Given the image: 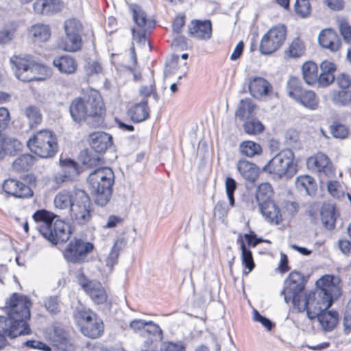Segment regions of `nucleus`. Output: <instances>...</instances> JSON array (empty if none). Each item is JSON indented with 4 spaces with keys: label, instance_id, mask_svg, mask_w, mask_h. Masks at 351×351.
Here are the masks:
<instances>
[{
    "label": "nucleus",
    "instance_id": "36",
    "mask_svg": "<svg viewBox=\"0 0 351 351\" xmlns=\"http://www.w3.org/2000/svg\"><path fill=\"white\" fill-rule=\"evenodd\" d=\"M129 115L135 122H141L146 120L149 117V108L147 101L136 104L129 110Z\"/></svg>",
    "mask_w": 351,
    "mask_h": 351
},
{
    "label": "nucleus",
    "instance_id": "5",
    "mask_svg": "<svg viewBox=\"0 0 351 351\" xmlns=\"http://www.w3.org/2000/svg\"><path fill=\"white\" fill-rule=\"evenodd\" d=\"M87 180L95 204L105 206L112 197L114 182L112 170L109 167L97 168L89 174Z\"/></svg>",
    "mask_w": 351,
    "mask_h": 351
},
{
    "label": "nucleus",
    "instance_id": "39",
    "mask_svg": "<svg viewBox=\"0 0 351 351\" xmlns=\"http://www.w3.org/2000/svg\"><path fill=\"white\" fill-rule=\"evenodd\" d=\"M239 150L242 155L248 158L259 156L262 153L261 146L252 141L242 142L239 147Z\"/></svg>",
    "mask_w": 351,
    "mask_h": 351
},
{
    "label": "nucleus",
    "instance_id": "28",
    "mask_svg": "<svg viewBox=\"0 0 351 351\" xmlns=\"http://www.w3.org/2000/svg\"><path fill=\"white\" fill-rule=\"evenodd\" d=\"M123 245V239H119L116 240L110 250V251L106 254L101 256L99 260L101 263H104L106 267L110 271L117 263L119 253Z\"/></svg>",
    "mask_w": 351,
    "mask_h": 351
},
{
    "label": "nucleus",
    "instance_id": "15",
    "mask_svg": "<svg viewBox=\"0 0 351 351\" xmlns=\"http://www.w3.org/2000/svg\"><path fill=\"white\" fill-rule=\"evenodd\" d=\"M93 249L89 242L81 239L71 241L64 252V258L69 262L76 263L83 261Z\"/></svg>",
    "mask_w": 351,
    "mask_h": 351
},
{
    "label": "nucleus",
    "instance_id": "38",
    "mask_svg": "<svg viewBox=\"0 0 351 351\" xmlns=\"http://www.w3.org/2000/svg\"><path fill=\"white\" fill-rule=\"evenodd\" d=\"M284 300L286 303L292 302L294 307L299 312L308 311V294L303 295L301 292L298 294L285 295Z\"/></svg>",
    "mask_w": 351,
    "mask_h": 351
},
{
    "label": "nucleus",
    "instance_id": "20",
    "mask_svg": "<svg viewBox=\"0 0 351 351\" xmlns=\"http://www.w3.org/2000/svg\"><path fill=\"white\" fill-rule=\"evenodd\" d=\"M23 145L17 139L0 134V159L5 155L14 156L22 150Z\"/></svg>",
    "mask_w": 351,
    "mask_h": 351
},
{
    "label": "nucleus",
    "instance_id": "2",
    "mask_svg": "<svg viewBox=\"0 0 351 351\" xmlns=\"http://www.w3.org/2000/svg\"><path fill=\"white\" fill-rule=\"evenodd\" d=\"M340 279L332 275H325L317 282L315 291L308 293L307 316L309 319L317 317L332 304L333 300L341 295Z\"/></svg>",
    "mask_w": 351,
    "mask_h": 351
},
{
    "label": "nucleus",
    "instance_id": "9",
    "mask_svg": "<svg viewBox=\"0 0 351 351\" xmlns=\"http://www.w3.org/2000/svg\"><path fill=\"white\" fill-rule=\"evenodd\" d=\"M75 319L85 336L95 339L103 334V321L90 309L84 307L77 308Z\"/></svg>",
    "mask_w": 351,
    "mask_h": 351
},
{
    "label": "nucleus",
    "instance_id": "54",
    "mask_svg": "<svg viewBox=\"0 0 351 351\" xmlns=\"http://www.w3.org/2000/svg\"><path fill=\"white\" fill-rule=\"evenodd\" d=\"M225 186L230 205L233 206L234 204V193L237 188L236 181L230 177H227L225 181Z\"/></svg>",
    "mask_w": 351,
    "mask_h": 351
},
{
    "label": "nucleus",
    "instance_id": "60",
    "mask_svg": "<svg viewBox=\"0 0 351 351\" xmlns=\"http://www.w3.org/2000/svg\"><path fill=\"white\" fill-rule=\"evenodd\" d=\"M139 93L143 98H147L151 95H153L154 97L156 98V92H155V84L154 81L152 80V83L148 86H143L139 88Z\"/></svg>",
    "mask_w": 351,
    "mask_h": 351
},
{
    "label": "nucleus",
    "instance_id": "64",
    "mask_svg": "<svg viewBox=\"0 0 351 351\" xmlns=\"http://www.w3.org/2000/svg\"><path fill=\"white\" fill-rule=\"evenodd\" d=\"M161 351H184V347L182 344L165 342L161 347Z\"/></svg>",
    "mask_w": 351,
    "mask_h": 351
},
{
    "label": "nucleus",
    "instance_id": "42",
    "mask_svg": "<svg viewBox=\"0 0 351 351\" xmlns=\"http://www.w3.org/2000/svg\"><path fill=\"white\" fill-rule=\"evenodd\" d=\"M296 102L307 108L314 110L318 105V99L313 91L304 90L300 96V99H298Z\"/></svg>",
    "mask_w": 351,
    "mask_h": 351
},
{
    "label": "nucleus",
    "instance_id": "1",
    "mask_svg": "<svg viewBox=\"0 0 351 351\" xmlns=\"http://www.w3.org/2000/svg\"><path fill=\"white\" fill-rule=\"evenodd\" d=\"M6 304L9 308L8 315L0 316V349L5 344V336L14 338L31 332L27 324L30 317L29 300L26 296L14 293Z\"/></svg>",
    "mask_w": 351,
    "mask_h": 351
},
{
    "label": "nucleus",
    "instance_id": "18",
    "mask_svg": "<svg viewBox=\"0 0 351 351\" xmlns=\"http://www.w3.org/2000/svg\"><path fill=\"white\" fill-rule=\"evenodd\" d=\"M318 43L321 47L335 52L339 49L341 40L337 34L331 28L322 30L318 36Z\"/></svg>",
    "mask_w": 351,
    "mask_h": 351
},
{
    "label": "nucleus",
    "instance_id": "4",
    "mask_svg": "<svg viewBox=\"0 0 351 351\" xmlns=\"http://www.w3.org/2000/svg\"><path fill=\"white\" fill-rule=\"evenodd\" d=\"M32 217L36 222L40 223L38 228L40 234L51 243L65 242L70 238L69 224L58 219L52 213L40 210L36 211Z\"/></svg>",
    "mask_w": 351,
    "mask_h": 351
},
{
    "label": "nucleus",
    "instance_id": "37",
    "mask_svg": "<svg viewBox=\"0 0 351 351\" xmlns=\"http://www.w3.org/2000/svg\"><path fill=\"white\" fill-rule=\"evenodd\" d=\"M317 319L324 330H331L336 326L338 321V314L336 311H324L318 316Z\"/></svg>",
    "mask_w": 351,
    "mask_h": 351
},
{
    "label": "nucleus",
    "instance_id": "46",
    "mask_svg": "<svg viewBox=\"0 0 351 351\" xmlns=\"http://www.w3.org/2000/svg\"><path fill=\"white\" fill-rule=\"evenodd\" d=\"M17 25L12 23L6 25L0 31V45H6L14 38Z\"/></svg>",
    "mask_w": 351,
    "mask_h": 351
},
{
    "label": "nucleus",
    "instance_id": "26",
    "mask_svg": "<svg viewBox=\"0 0 351 351\" xmlns=\"http://www.w3.org/2000/svg\"><path fill=\"white\" fill-rule=\"evenodd\" d=\"M258 206L261 214L268 222L279 224L282 221L280 210L273 201L261 203Z\"/></svg>",
    "mask_w": 351,
    "mask_h": 351
},
{
    "label": "nucleus",
    "instance_id": "29",
    "mask_svg": "<svg viewBox=\"0 0 351 351\" xmlns=\"http://www.w3.org/2000/svg\"><path fill=\"white\" fill-rule=\"evenodd\" d=\"M28 35L34 43H45L51 37V29L47 25L36 23L29 27Z\"/></svg>",
    "mask_w": 351,
    "mask_h": 351
},
{
    "label": "nucleus",
    "instance_id": "8",
    "mask_svg": "<svg viewBox=\"0 0 351 351\" xmlns=\"http://www.w3.org/2000/svg\"><path fill=\"white\" fill-rule=\"evenodd\" d=\"M293 159V152L289 149H284L271 158L263 170L273 175L274 178H291L297 171Z\"/></svg>",
    "mask_w": 351,
    "mask_h": 351
},
{
    "label": "nucleus",
    "instance_id": "21",
    "mask_svg": "<svg viewBox=\"0 0 351 351\" xmlns=\"http://www.w3.org/2000/svg\"><path fill=\"white\" fill-rule=\"evenodd\" d=\"M191 36L196 39L208 40L212 35V26L209 21H193L189 27Z\"/></svg>",
    "mask_w": 351,
    "mask_h": 351
},
{
    "label": "nucleus",
    "instance_id": "35",
    "mask_svg": "<svg viewBox=\"0 0 351 351\" xmlns=\"http://www.w3.org/2000/svg\"><path fill=\"white\" fill-rule=\"evenodd\" d=\"M302 77L304 82L308 85H313L317 82L318 68L313 61L304 62L302 67Z\"/></svg>",
    "mask_w": 351,
    "mask_h": 351
},
{
    "label": "nucleus",
    "instance_id": "47",
    "mask_svg": "<svg viewBox=\"0 0 351 351\" xmlns=\"http://www.w3.org/2000/svg\"><path fill=\"white\" fill-rule=\"evenodd\" d=\"M34 163V157L30 154H23L17 158L12 163L13 168L18 171H25L29 168Z\"/></svg>",
    "mask_w": 351,
    "mask_h": 351
},
{
    "label": "nucleus",
    "instance_id": "22",
    "mask_svg": "<svg viewBox=\"0 0 351 351\" xmlns=\"http://www.w3.org/2000/svg\"><path fill=\"white\" fill-rule=\"evenodd\" d=\"M90 145L97 153H104L112 145V137L104 132H93L90 135Z\"/></svg>",
    "mask_w": 351,
    "mask_h": 351
},
{
    "label": "nucleus",
    "instance_id": "25",
    "mask_svg": "<svg viewBox=\"0 0 351 351\" xmlns=\"http://www.w3.org/2000/svg\"><path fill=\"white\" fill-rule=\"evenodd\" d=\"M321 73L317 77V84L322 87L330 85L335 80L337 70L335 64L331 61L324 60L320 64Z\"/></svg>",
    "mask_w": 351,
    "mask_h": 351
},
{
    "label": "nucleus",
    "instance_id": "40",
    "mask_svg": "<svg viewBox=\"0 0 351 351\" xmlns=\"http://www.w3.org/2000/svg\"><path fill=\"white\" fill-rule=\"evenodd\" d=\"M295 186L299 191H304L308 195H311L315 190L314 179L307 175L299 176L295 180Z\"/></svg>",
    "mask_w": 351,
    "mask_h": 351
},
{
    "label": "nucleus",
    "instance_id": "41",
    "mask_svg": "<svg viewBox=\"0 0 351 351\" xmlns=\"http://www.w3.org/2000/svg\"><path fill=\"white\" fill-rule=\"evenodd\" d=\"M273 195V189L270 184L267 182L261 184L256 190V198L258 205L266 202H271Z\"/></svg>",
    "mask_w": 351,
    "mask_h": 351
},
{
    "label": "nucleus",
    "instance_id": "16",
    "mask_svg": "<svg viewBox=\"0 0 351 351\" xmlns=\"http://www.w3.org/2000/svg\"><path fill=\"white\" fill-rule=\"evenodd\" d=\"M307 166L318 173L320 179L330 178L335 175L332 164L326 155L318 153L307 160Z\"/></svg>",
    "mask_w": 351,
    "mask_h": 351
},
{
    "label": "nucleus",
    "instance_id": "12",
    "mask_svg": "<svg viewBox=\"0 0 351 351\" xmlns=\"http://www.w3.org/2000/svg\"><path fill=\"white\" fill-rule=\"evenodd\" d=\"M82 25L78 20L75 19L66 20L64 22L65 37L59 47L71 52L80 50L82 47Z\"/></svg>",
    "mask_w": 351,
    "mask_h": 351
},
{
    "label": "nucleus",
    "instance_id": "59",
    "mask_svg": "<svg viewBox=\"0 0 351 351\" xmlns=\"http://www.w3.org/2000/svg\"><path fill=\"white\" fill-rule=\"evenodd\" d=\"M344 330L346 334L351 332V300L348 302L343 319Z\"/></svg>",
    "mask_w": 351,
    "mask_h": 351
},
{
    "label": "nucleus",
    "instance_id": "23",
    "mask_svg": "<svg viewBox=\"0 0 351 351\" xmlns=\"http://www.w3.org/2000/svg\"><path fill=\"white\" fill-rule=\"evenodd\" d=\"M237 169L245 180L251 182H255L260 174L259 167L246 159L239 160L237 163Z\"/></svg>",
    "mask_w": 351,
    "mask_h": 351
},
{
    "label": "nucleus",
    "instance_id": "56",
    "mask_svg": "<svg viewBox=\"0 0 351 351\" xmlns=\"http://www.w3.org/2000/svg\"><path fill=\"white\" fill-rule=\"evenodd\" d=\"M328 193L335 198H340L344 193L340 184L337 181H329L327 184Z\"/></svg>",
    "mask_w": 351,
    "mask_h": 351
},
{
    "label": "nucleus",
    "instance_id": "31",
    "mask_svg": "<svg viewBox=\"0 0 351 351\" xmlns=\"http://www.w3.org/2000/svg\"><path fill=\"white\" fill-rule=\"evenodd\" d=\"M320 215L322 222L327 229L332 230L335 228L338 214L333 204H324L321 208Z\"/></svg>",
    "mask_w": 351,
    "mask_h": 351
},
{
    "label": "nucleus",
    "instance_id": "17",
    "mask_svg": "<svg viewBox=\"0 0 351 351\" xmlns=\"http://www.w3.org/2000/svg\"><path fill=\"white\" fill-rule=\"evenodd\" d=\"M3 189L6 193L18 198H29L33 195V192L28 186L14 179L5 180Z\"/></svg>",
    "mask_w": 351,
    "mask_h": 351
},
{
    "label": "nucleus",
    "instance_id": "7",
    "mask_svg": "<svg viewBox=\"0 0 351 351\" xmlns=\"http://www.w3.org/2000/svg\"><path fill=\"white\" fill-rule=\"evenodd\" d=\"M32 152L40 158L53 157L58 152V143L53 131L44 129L35 133L27 142Z\"/></svg>",
    "mask_w": 351,
    "mask_h": 351
},
{
    "label": "nucleus",
    "instance_id": "58",
    "mask_svg": "<svg viewBox=\"0 0 351 351\" xmlns=\"http://www.w3.org/2000/svg\"><path fill=\"white\" fill-rule=\"evenodd\" d=\"M46 5L47 14H51L60 12L63 7V3L61 0H47Z\"/></svg>",
    "mask_w": 351,
    "mask_h": 351
},
{
    "label": "nucleus",
    "instance_id": "63",
    "mask_svg": "<svg viewBox=\"0 0 351 351\" xmlns=\"http://www.w3.org/2000/svg\"><path fill=\"white\" fill-rule=\"evenodd\" d=\"M253 319L254 321L261 323L268 330H271L273 327L272 322L265 317L262 316L256 310L254 311Z\"/></svg>",
    "mask_w": 351,
    "mask_h": 351
},
{
    "label": "nucleus",
    "instance_id": "24",
    "mask_svg": "<svg viewBox=\"0 0 351 351\" xmlns=\"http://www.w3.org/2000/svg\"><path fill=\"white\" fill-rule=\"evenodd\" d=\"M81 189H75L72 191L62 190L58 192L53 199L54 206L56 208L60 210H69L74 203L75 195L80 192Z\"/></svg>",
    "mask_w": 351,
    "mask_h": 351
},
{
    "label": "nucleus",
    "instance_id": "51",
    "mask_svg": "<svg viewBox=\"0 0 351 351\" xmlns=\"http://www.w3.org/2000/svg\"><path fill=\"white\" fill-rule=\"evenodd\" d=\"M243 128L245 132L249 134H259L264 130L263 125L257 119H252L245 122Z\"/></svg>",
    "mask_w": 351,
    "mask_h": 351
},
{
    "label": "nucleus",
    "instance_id": "53",
    "mask_svg": "<svg viewBox=\"0 0 351 351\" xmlns=\"http://www.w3.org/2000/svg\"><path fill=\"white\" fill-rule=\"evenodd\" d=\"M145 331L154 337L156 340L161 341L163 338L162 329L152 321L146 322Z\"/></svg>",
    "mask_w": 351,
    "mask_h": 351
},
{
    "label": "nucleus",
    "instance_id": "55",
    "mask_svg": "<svg viewBox=\"0 0 351 351\" xmlns=\"http://www.w3.org/2000/svg\"><path fill=\"white\" fill-rule=\"evenodd\" d=\"M330 132L336 138H345L348 134V129L343 124L335 123L330 126Z\"/></svg>",
    "mask_w": 351,
    "mask_h": 351
},
{
    "label": "nucleus",
    "instance_id": "62",
    "mask_svg": "<svg viewBox=\"0 0 351 351\" xmlns=\"http://www.w3.org/2000/svg\"><path fill=\"white\" fill-rule=\"evenodd\" d=\"M46 308L53 313L58 311L59 308V301L57 297H49L45 302Z\"/></svg>",
    "mask_w": 351,
    "mask_h": 351
},
{
    "label": "nucleus",
    "instance_id": "45",
    "mask_svg": "<svg viewBox=\"0 0 351 351\" xmlns=\"http://www.w3.org/2000/svg\"><path fill=\"white\" fill-rule=\"evenodd\" d=\"M339 32L345 42L351 44V25L343 16H338L336 19Z\"/></svg>",
    "mask_w": 351,
    "mask_h": 351
},
{
    "label": "nucleus",
    "instance_id": "30",
    "mask_svg": "<svg viewBox=\"0 0 351 351\" xmlns=\"http://www.w3.org/2000/svg\"><path fill=\"white\" fill-rule=\"evenodd\" d=\"M53 64L60 73L66 75L74 73L77 68L76 60L69 56H62L55 58Z\"/></svg>",
    "mask_w": 351,
    "mask_h": 351
},
{
    "label": "nucleus",
    "instance_id": "61",
    "mask_svg": "<svg viewBox=\"0 0 351 351\" xmlns=\"http://www.w3.org/2000/svg\"><path fill=\"white\" fill-rule=\"evenodd\" d=\"M336 80L341 89H349L351 86V77L345 73L338 75Z\"/></svg>",
    "mask_w": 351,
    "mask_h": 351
},
{
    "label": "nucleus",
    "instance_id": "10",
    "mask_svg": "<svg viewBox=\"0 0 351 351\" xmlns=\"http://www.w3.org/2000/svg\"><path fill=\"white\" fill-rule=\"evenodd\" d=\"M71 207V219L77 224L85 225L92 217V204L89 196L84 191L78 192L74 199V203Z\"/></svg>",
    "mask_w": 351,
    "mask_h": 351
},
{
    "label": "nucleus",
    "instance_id": "13",
    "mask_svg": "<svg viewBox=\"0 0 351 351\" xmlns=\"http://www.w3.org/2000/svg\"><path fill=\"white\" fill-rule=\"evenodd\" d=\"M77 278L79 284L95 304L106 302L107 293L100 282L88 280L81 271L77 273Z\"/></svg>",
    "mask_w": 351,
    "mask_h": 351
},
{
    "label": "nucleus",
    "instance_id": "52",
    "mask_svg": "<svg viewBox=\"0 0 351 351\" xmlns=\"http://www.w3.org/2000/svg\"><path fill=\"white\" fill-rule=\"evenodd\" d=\"M54 346L60 349L64 350L67 344V335L60 328H55L54 335L52 339Z\"/></svg>",
    "mask_w": 351,
    "mask_h": 351
},
{
    "label": "nucleus",
    "instance_id": "14",
    "mask_svg": "<svg viewBox=\"0 0 351 351\" xmlns=\"http://www.w3.org/2000/svg\"><path fill=\"white\" fill-rule=\"evenodd\" d=\"M132 18L137 28H132V35L138 42L145 40L146 32L155 25L154 21L147 17L146 13L139 7L134 6L132 8Z\"/></svg>",
    "mask_w": 351,
    "mask_h": 351
},
{
    "label": "nucleus",
    "instance_id": "3",
    "mask_svg": "<svg viewBox=\"0 0 351 351\" xmlns=\"http://www.w3.org/2000/svg\"><path fill=\"white\" fill-rule=\"evenodd\" d=\"M105 111L101 95L92 88L84 90L82 95L73 99L70 105V114L75 121H80L89 117H102Z\"/></svg>",
    "mask_w": 351,
    "mask_h": 351
},
{
    "label": "nucleus",
    "instance_id": "44",
    "mask_svg": "<svg viewBox=\"0 0 351 351\" xmlns=\"http://www.w3.org/2000/svg\"><path fill=\"white\" fill-rule=\"evenodd\" d=\"M256 106L252 104L250 99H242L239 103L235 114L241 119L248 118L252 114Z\"/></svg>",
    "mask_w": 351,
    "mask_h": 351
},
{
    "label": "nucleus",
    "instance_id": "34",
    "mask_svg": "<svg viewBox=\"0 0 351 351\" xmlns=\"http://www.w3.org/2000/svg\"><path fill=\"white\" fill-rule=\"evenodd\" d=\"M23 114L27 120L30 128H36L43 121V116L38 107L33 105L26 106L23 110Z\"/></svg>",
    "mask_w": 351,
    "mask_h": 351
},
{
    "label": "nucleus",
    "instance_id": "19",
    "mask_svg": "<svg viewBox=\"0 0 351 351\" xmlns=\"http://www.w3.org/2000/svg\"><path fill=\"white\" fill-rule=\"evenodd\" d=\"M304 277L297 271L291 272L285 282V287L281 295H285L298 294L303 290Z\"/></svg>",
    "mask_w": 351,
    "mask_h": 351
},
{
    "label": "nucleus",
    "instance_id": "27",
    "mask_svg": "<svg viewBox=\"0 0 351 351\" xmlns=\"http://www.w3.org/2000/svg\"><path fill=\"white\" fill-rule=\"evenodd\" d=\"M248 88L254 97L259 98L267 95L270 91L271 86L265 79L261 77H255L250 80Z\"/></svg>",
    "mask_w": 351,
    "mask_h": 351
},
{
    "label": "nucleus",
    "instance_id": "43",
    "mask_svg": "<svg viewBox=\"0 0 351 351\" xmlns=\"http://www.w3.org/2000/svg\"><path fill=\"white\" fill-rule=\"evenodd\" d=\"M304 91V89L301 86L300 80L294 77H291L287 82V92L288 95L297 101L300 99V96Z\"/></svg>",
    "mask_w": 351,
    "mask_h": 351
},
{
    "label": "nucleus",
    "instance_id": "11",
    "mask_svg": "<svg viewBox=\"0 0 351 351\" xmlns=\"http://www.w3.org/2000/svg\"><path fill=\"white\" fill-rule=\"evenodd\" d=\"M287 37V28L283 25H278L270 28L262 37L260 51L269 55L278 50L284 44Z\"/></svg>",
    "mask_w": 351,
    "mask_h": 351
},
{
    "label": "nucleus",
    "instance_id": "49",
    "mask_svg": "<svg viewBox=\"0 0 351 351\" xmlns=\"http://www.w3.org/2000/svg\"><path fill=\"white\" fill-rule=\"evenodd\" d=\"M332 99L338 105H348L351 103V90L350 89H341L333 93Z\"/></svg>",
    "mask_w": 351,
    "mask_h": 351
},
{
    "label": "nucleus",
    "instance_id": "50",
    "mask_svg": "<svg viewBox=\"0 0 351 351\" xmlns=\"http://www.w3.org/2000/svg\"><path fill=\"white\" fill-rule=\"evenodd\" d=\"M294 11L297 15L302 18L307 17L311 11V6L308 0H296L294 4Z\"/></svg>",
    "mask_w": 351,
    "mask_h": 351
},
{
    "label": "nucleus",
    "instance_id": "32",
    "mask_svg": "<svg viewBox=\"0 0 351 351\" xmlns=\"http://www.w3.org/2000/svg\"><path fill=\"white\" fill-rule=\"evenodd\" d=\"M306 51L304 43L300 38H294L284 51L286 59H297L302 57Z\"/></svg>",
    "mask_w": 351,
    "mask_h": 351
},
{
    "label": "nucleus",
    "instance_id": "48",
    "mask_svg": "<svg viewBox=\"0 0 351 351\" xmlns=\"http://www.w3.org/2000/svg\"><path fill=\"white\" fill-rule=\"evenodd\" d=\"M60 164L62 167V171H64L71 179L78 174L77 164L70 158L61 159Z\"/></svg>",
    "mask_w": 351,
    "mask_h": 351
},
{
    "label": "nucleus",
    "instance_id": "33",
    "mask_svg": "<svg viewBox=\"0 0 351 351\" xmlns=\"http://www.w3.org/2000/svg\"><path fill=\"white\" fill-rule=\"evenodd\" d=\"M237 243L240 245L242 264L247 269V271L245 272V274H249L253 270L255 266L252 253L251 250L247 247L245 243L243 241L242 234L240 233L238 234Z\"/></svg>",
    "mask_w": 351,
    "mask_h": 351
},
{
    "label": "nucleus",
    "instance_id": "6",
    "mask_svg": "<svg viewBox=\"0 0 351 351\" xmlns=\"http://www.w3.org/2000/svg\"><path fill=\"white\" fill-rule=\"evenodd\" d=\"M10 61L16 77L23 82L43 81L52 74L50 68L36 63L29 56H15Z\"/></svg>",
    "mask_w": 351,
    "mask_h": 351
},
{
    "label": "nucleus",
    "instance_id": "57",
    "mask_svg": "<svg viewBox=\"0 0 351 351\" xmlns=\"http://www.w3.org/2000/svg\"><path fill=\"white\" fill-rule=\"evenodd\" d=\"M101 64L97 60H90L85 66V73L88 76H93L101 72Z\"/></svg>",
    "mask_w": 351,
    "mask_h": 351
}]
</instances>
